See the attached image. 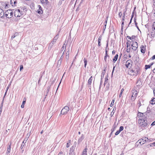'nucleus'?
I'll return each instance as SVG.
<instances>
[{
    "mask_svg": "<svg viewBox=\"0 0 155 155\" xmlns=\"http://www.w3.org/2000/svg\"><path fill=\"white\" fill-rule=\"evenodd\" d=\"M124 25V21H123L121 23L122 28V27H123Z\"/></svg>",
    "mask_w": 155,
    "mask_h": 155,
    "instance_id": "obj_51",
    "label": "nucleus"
},
{
    "mask_svg": "<svg viewBox=\"0 0 155 155\" xmlns=\"http://www.w3.org/2000/svg\"><path fill=\"white\" fill-rule=\"evenodd\" d=\"M152 71L153 72V73H155V69H154L153 70H152Z\"/></svg>",
    "mask_w": 155,
    "mask_h": 155,
    "instance_id": "obj_61",
    "label": "nucleus"
},
{
    "mask_svg": "<svg viewBox=\"0 0 155 155\" xmlns=\"http://www.w3.org/2000/svg\"><path fill=\"white\" fill-rule=\"evenodd\" d=\"M24 104H22V105H21V107L22 108H24Z\"/></svg>",
    "mask_w": 155,
    "mask_h": 155,
    "instance_id": "obj_57",
    "label": "nucleus"
},
{
    "mask_svg": "<svg viewBox=\"0 0 155 155\" xmlns=\"http://www.w3.org/2000/svg\"><path fill=\"white\" fill-rule=\"evenodd\" d=\"M124 129V127L123 126H120V127L119 130L120 131H122Z\"/></svg>",
    "mask_w": 155,
    "mask_h": 155,
    "instance_id": "obj_34",
    "label": "nucleus"
},
{
    "mask_svg": "<svg viewBox=\"0 0 155 155\" xmlns=\"http://www.w3.org/2000/svg\"><path fill=\"white\" fill-rule=\"evenodd\" d=\"M38 13L39 14H41L42 12H41V11L40 10H38Z\"/></svg>",
    "mask_w": 155,
    "mask_h": 155,
    "instance_id": "obj_50",
    "label": "nucleus"
},
{
    "mask_svg": "<svg viewBox=\"0 0 155 155\" xmlns=\"http://www.w3.org/2000/svg\"><path fill=\"white\" fill-rule=\"evenodd\" d=\"M114 101V100H112V101L111 102V103L110 104V107H112L113 105Z\"/></svg>",
    "mask_w": 155,
    "mask_h": 155,
    "instance_id": "obj_31",
    "label": "nucleus"
},
{
    "mask_svg": "<svg viewBox=\"0 0 155 155\" xmlns=\"http://www.w3.org/2000/svg\"><path fill=\"white\" fill-rule=\"evenodd\" d=\"M98 41V45L100 46L101 45L100 43L101 41Z\"/></svg>",
    "mask_w": 155,
    "mask_h": 155,
    "instance_id": "obj_53",
    "label": "nucleus"
},
{
    "mask_svg": "<svg viewBox=\"0 0 155 155\" xmlns=\"http://www.w3.org/2000/svg\"><path fill=\"white\" fill-rule=\"evenodd\" d=\"M139 86L137 85L131 91L132 96L131 99L132 101H134L139 91Z\"/></svg>",
    "mask_w": 155,
    "mask_h": 155,
    "instance_id": "obj_2",
    "label": "nucleus"
},
{
    "mask_svg": "<svg viewBox=\"0 0 155 155\" xmlns=\"http://www.w3.org/2000/svg\"><path fill=\"white\" fill-rule=\"evenodd\" d=\"M153 5L155 6V0H153Z\"/></svg>",
    "mask_w": 155,
    "mask_h": 155,
    "instance_id": "obj_59",
    "label": "nucleus"
},
{
    "mask_svg": "<svg viewBox=\"0 0 155 155\" xmlns=\"http://www.w3.org/2000/svg\"><path fill=\"white\" fill-rule=\"evenodd\" d=\"M124 91V89L123 88H122L121 89L120 93L119 95V97H120L121 96L123 92Z\"/></svg>",
    "mask_w": 155,
    "mask_h": 155,
    "instance_id": "obj_27",
    "label": "nucleus"
},
{
    "mask_svg": "<svg viewBox=\"0 0 155 155\" xmlns=\"http://www.w3.org/2000/svg\"><path fill=\"white\" fill-rule=\"evenodd\" d=\"M38 7H39V10H40L42 11V8L41 6L40 5H38Z\"/></svg>",
    "mask_w": 155,
    "mask_h": 155,
    "instance_id": "obj_45",
    "label": "nucleus"
},
{
    "mask_svg": "<svg viewBox=\"0 0 155 155\" xmlns=\"http://www.w3.org/2000/svg\"><path fill=\"white\" fill-rule=\"evenodd\" d=\"M153 93H154V94L155 95V89H154L153 90Z\"/></svg>",
    "mask_w": 155,
    "mask_h": 155,
    "instance_id": "obj_64",
    "label": "nucleus"
},
{
    "mask_svg": "<svg viewBox=\"0 0 155 155\" xmlns=\"http://www.w3.org/2000/svg\"><path fill=\"white\" fill-rule=\"evenodd\" d=\"M108 79L107 78H105V81L104 82V85H105V84L107 83Z\"/></svg>",
    "mask_w": 155,
    "mask_h": 155,
    "instance_id": "obj_33",
    "label": "nucleus"
},
{
    "mask_svg": "<svg viewBox=\"0 0 155 155\" xmlns=\"http://www.w3.org/2000/svg\"><path fill=\"white\" fill-rule=\"evenodd\" d=\"M18 34V33H15V34L14 35V36H12V38H14L15 37V35H17Z\"/></svg>",
    "mask_w": 155,
    "mask_h": 155,
    "instance_id": "obj_36",
    "label": "nucleus"
},
{
    "mask_svg": "<svg viewBox=\"0 0 155 155\" xmlns=\"http://www.w3.org/2000/svg\"><path fill=\"white\" fill-rule=\"evenodd\" d=\"M153 64V63H151L150 64L146 65V70L150 68L151 66Z\"/></svg>",
    "mask_w": 155,
    "mask_h": 155,
    "instance_id": "obj_23",
    "label": "nucleus"
},
{
    "mask_svg": "<svg viewBox=\"0 0 155 155\" xmlns=\"http://www.w3.org/2000/svg\"><path fill=\"white\" fill-rule=\"evenodd\" d=\"M134 51V48H133L131 46L127 47L126 49V51L127 53H132Z\"/></svg>",
    "mask_w": 155,
    "mask_h": 155,
    "instance_id": "obj_9",
    "label": "nucleus"
},
{
    "mask_svg": "<svg viewBox=\"0 0 155 155\" xmlns=\"http://www.w3.org/2000/svg\"><path fill=\"white\" fill-rule=\"evenodd\" d=\"M127 37L128 38V39H130V40H132V39H131V37H130V36H127Z\"/></svg>",
    "mask_w": 155,
    "mask_h": 155,
    "instance_id": "obj_58",
    "label": "nucleus"
},
{
    "mask_svg": "<svg viewBox=\"0 0 155 155\" xmlns=\"http://www.w3.org/2000/svg\"><path fill=\"white\" fill-rule=\"evenodd\" d=\"M154 125H155V120L153 122L151 125L152 126H153Z\"/></svg>",
    "mask_w": 155,
    "mask_h": 155,
    "instance_id": "obj_38",
    "label": "nucleus"
},
{
    "mask_svg": "<svg viewBox=\"0 0 155 155\" xmlns=\"http://www.w3.org/2000/svg\"><path fill=\"white\" fill-rule=\"evenodd\" d=\"M62 152H60L58 154V155H61Z\"/></svg>",
    "mask_w": 155,
    "mask_h": 155,
    "instance_id": "obj_63",
    "label": "nucleus"
},
{
    "mask_svg": "<svg viewBox=\"0 0 155 155\" xmlns=\"http://www.w3.org/2000/svg\"><path fill=\"white\" fill-rule=\"evenodd\" d=\"M87 148H85L83 152V155H87Z\"/></svg>",
    "mask_w": 155,
    "mask_h": 155,
    "instance_id": "obj_24",
    "label": "nucleus"
},
{
    "mask_svg": "<svg viewBox=\"0 0 155 155\" xmlns=\"http://www.w3.org/2000/svg\"><path fill=\"white\" fill-rule=\"evenodd\" d=\"M10 150H11V145H9V146L8 147V148H7V153H6L7 155H8V153H10Z\"/></svg>",
    "mask_w": 155,
    "mask_h": 155,
    "instance_id": "obj_21",
    "label": "nucleus"
},
{
    "mask_svg": "<svg viewBox=\"0 0 155 155\" xmlns=\"http://www.w3.org/2000/svg\"><path fill=\"white\" fill-rule=\"evenodd\" d=\"M150 107H149V106L147 107V113H149L150 112ZM146 112H147V111Z\"/></svg>",
    "mask_w": 155,
    "mask_h": 155,
    "instance_id": "obj_32",
    "label": "nucleus"
},
{
    "mask_svg": "<svg viewBox=\"0 0 155 155\" xmlns=\"http://www.w3.org/2000/svg\"><path fill=\"white\" fill-rule=\"evenodd\" d=\"M62 57L61 56V57L60 59H59V60L58 61V63L60 64H61V61H62Z\"/></svg>",
    "mask_w": 155,
    "mask_h": 155,
    "instance_id": "obj_28",
    "label": "nucleus"
},
{
    "mask_svg": "<svg viewBox=\"0 0 155 155\" xmlns=\"http://www.w3.org/2000/svg\"><path fill=\"white\" fill-rule=\"evenodd\" d=\"M125 12H124L123 14V18H122V21H124L125 18Z\"/></svg>",
    "mask_w": 155,
    "mask_h": 155,
    "instance_id": "obj_29",
    "label": "nucleus"
},
{
    "mask_svg": "<svg viewBox=\"0 0 155 155\" xmlns=\"http://www.w3.org/2000/svg\"><path fill=\"white\" fill-rule=\"evenodd\" d=\"M144 114V113H139L138 114V117H139V119L138 122L140 125L142 127H144L145 126V117L143 115Z\"/></svg>",
    "mask_w": 155,
    "mask_h": 155,
    "instance_id": "obj_1",
    "label": "nucleus"
},
{
    "mask_svg": "<svg viewBox=\"0 0 155 155\" xmlns=\"http://www.w3.org/2000/svg\"><path fill=\"white\" fill-rule=\"evenodd\" d=\"M16 3V0H11L10 1V4L12 6H13L14 5H15Z\"/></svg>",
    "mask_w": 155,
    "mask_h": 155,
    "instance_id": "obj_18",
    "label": "nucleus"
},
{
    "mask_svg": "<svg viewBox=\"0 0 155 155\" xmlns=\"http://www.w3.org/2000/svg\"><path fill=\"white\" fill-rule=\"evenodd\" d=\"M84 138V136L83 134H82L81 137L78 140V142H81L82 141V140Z\"/></svg>",
    "mask_w": 155,
    "mask_h": 155,
    "instance_id": "obj_17",
    "label": "nucleus"
},
{
    "mask_svg": "<svg viewBox=\"0 0 155 155\" xmlns=\"http://www.w3.org/2000/svg\"><path fill=\"white\" fill-rule=\"evenodd\" d=\"M58 38V35H56L54 38L53 40L52 41H54L55 43Z\"/></svg>",
    "mask_w": 155,
    "mask_h": 155,
    "instance_id": "obj_20",
    "label": "nucleus"
},
{
    "mask_svg": "<svg viewBox=\"0 0 155 155\" xmlns=\"http://www.w3.org/2000/svg\"><path fill=\"white\" fill-rule=\"evenodd\" d=\"M105 54H106L105 56V57H104V60L105 61H106L107 56H108V55L107 54V50L106 48V50H105Z\"/></svg>",
    "mask_w": 155,
    "mask_h": 155,
    "instance_id": "obj_22",
    "label": "nucleus"
},
{
    "mask_svg": "<svg viewBox=\"0 0 155 155\" xmlns=\"http://www.w3.org/2000/svg\"><path fill=\"white\" fill-rule=\"evenodd\" d=\"M23 68V67L22 65H21L20 66V71H21Z\"/></svg>",
    "mask_w": 155,
    "mask_h": 155,
    "instance_id": "obj_37",
    "label": "nucleus"
},
{
    "mask_svg": "<svg viewBox=\"0 0 155 155\" xmlns=\"http://www.w3.org/2000/svg\"><path fill=\"white\" fill-rule=\"evenodd\" d=\"M69 110V107L67 106L64 107L61 110V114L63 115L65 114L68 113Z\"/></svg>",
    "mask_w": 155,
    "mask_h": 155,
    "instance_id": "obj_6",
    "label": "nucleus"
},
{
    "mask_svg": "<svg viewBox=\"0 0 155 155\" xmlns=\"http://www.w3.org/2000/svg\"><path fill=\"white\" fill-rule=\"evenodd\" d=\"M24 144H23L22 143L21 144V149H22L23 148V147L24 146Z\"/></svg>",
    "mask_w": 155,
    "mask_h": 155,
    "instance_id": "obj_46",
    "label": "nucleus"
},
{
    "mask_svg": "<svg viewBox=\"0 0 155 155\" xmlns=\"http://www.w3.org/2000/svg\"><path fill=\"white\" fill-rule=\"evenodd\" d=\"M50 89V87H48V88H47V93L48 92V91H49V90Z\"/></svg>",
    "mask_w": 155,
    "mask_h": 155,
    "instance_id": "obj_54",
    "label": "nucleus"
},
{
    "mask_svg": "<svg viewBox=\"0 0 155 155\" xmlns=\"http://www.w3.org/2000/svg\"><path fill=\"white\" fill-rule=\"evenodd\" d=\"M133 15H132V17H131V19H130V22L129 24H130V23H131V22L132 20V18H133Z\"/></svg>",
    "mask_w": 155,
    "mask_h": 155,
    "instance_id": "obj_56",
    "label": "nucleus"
},
{
    "mask_svg": "<svg viewBox=\"0 0 155 155\" xmlns=\"http://www.w3.org/2000/svg\"><path fill=\"white\" fill-rule=\"evenodd\" d=\"M84 67L85 68L87 62V60L85 58H84Z\"/></svg>",
    "mask_w": 155,
    "mask_h": 155,
    "instance_id": "obj_25",
    "label": "nucleus"
},
{
    "mask_svg": "<svg viewBox=\"0 0 155 155\" xmlns=\"http://www.w3.org/2000/svg\"><path fill=\"white\" fill-rule=\"evenodd\" d=\"M28 137H26V138H25V140H24V141H25V142H26V141L28 139Z\"/></svg>",
    "mask_w": 155,
    "mask_h": 155,
    "instance_id": "obj_55",
    "label": "nucleus"
},
{
    "mask_svg": "<svg viewBox=\"0 0 155 155\" xmlns=\"http://www.w3.org/2000/svg\"><path fill=\"white\" fill-rule=\"evenodd\" d=\"M118 56V55L117 54L115 55L113 59V62H115L117 60Z\"/></svg>",
    "mask_w": 155,
    "mask_h": 155,
    "instance_id": "obj_19",
    "label": "nucleus"
},
{
    "mask_svg": "<svg viewBox=\"0 0 155 155\" xmlns=\"http://www.w3.org/2000/svg\"><path fill=\"white\" fill-rule=\"evenodd\" d=\"M153 12L154 16H155V8H153Z\"/></svg>",
    "mask_w": 155,
    "mask_h": 155,
    "instance_id": "obj_48",
    "label": "nucleus"
},
{
    "mask_svg": "<svg viewBox=\"0 0 155 155\" xmlns=\"http://www.w3.org/2000/svg\"><path fill=\"white\" fill-rule=\"evenodd\" d=\"M114 110V109H113V111L111 113L110 115H111V117L114 114V112H113V110Z\"/></svg>",
    "mask_w": 155,
    "mask_h": 155,
    "instance_id": "obj_42",
    "label": "nucleus"
},
{
    "mask_svg": "<svg viewBox=\"0 0 155 155\" xmlns=\"http://www.w3.org/2000/svg\"><path fill=\"white\" fill-rule=\"evenodd\" d=\"M26 102V100L25 99H24V100L22 102V104L24 105Z\"/></svg>",
    "mask_w": 155,
    "mask_h": 155,
    "instance_id": "obj_39",
    "label": "nucleus"
},
{
    "mask_svg": "<svg viewBox=\"0 0 155 155\" xmlns=\"http://www.w3.org/2000/svg\"><path fill=\"white\" fill-rule=\"evenodd\" d=\"M155 146V142L147 145L146 146V147L147 148H149L150 147Z\"/></svg>",
    "mask_w": 155,
    "mask_h": 155,
    "instance_id": "obj_14",
    "label": "nucleus"
},
{
    "mask_svg": "<svg viewBox=\"0 0 155 155\" xmlns=\"http://www.w3.org/2000/svg\"><path fill=\"white\" fill-rule=\"evenodd\" d=\"M140 51L143 54H144L145 53V46H144L143 45H142L140 47Z\"/></svg>",
    "mask_w": 155,
    "mask_h": 155,
    "instance_id": "obj_10",
    "label": "nucleus"
},
{
    "mask_svg": "<svg viewBox=\"0 0 155 155\" xmlns=\"http://www.w3.org/2000/svg\"><path fill=\"white\" fill-rule=\"evenodd\" d=\"M4 15V12L3 10L1 8H0V17L3 18Z\"/></svg>",
    "mask_w": 155,
    "mask_h": 155,
    "instance_id": "obj_12",
    "label": "nucleus"
},
{
    "mask_svg": "<svg viewBox=\"0 0 155 155\" xmlns=\"http://www.w3.org/2000/svg\"><path fill=\"white\" fill-rule=\"evenodd\" d=\"M45 3H46V4H47L48 3V0H45Z\"/></svg>",
    "mask_w": 155,
    "mask_h": 155,
    "instance_id": "obj_47",
    "label": "nucleus"
},
{
    "mask_svg": "<svg viewBox=\"0 0 155 155\" xmlns=\"http://www.w3.org/2000/svg\"><path fill=\"white\" fill-rule=\"evenodd\" d=\"M131 47L134 48V51H136L138 48V44L136 42H134L131 45Z\"/></svg>",
    "mask_w": 155,
    "mask_h": 155,
    "instance_id": "obj_8",
    "label": "nucleus"
},
{
    "mask_svg": "<svg viewBox=\"0 0 155 155\" xmlns=\"http://www.w3.org/2000/svg\"><path fill=\"white\" fill-rule=\"evenodd\" d=\"M24 14L23 12L19 9L15 10L14 11V16L16 17H20Z\"/></svg>",
    "mask_w": 155,
    "mask_h": 155,
    "instance_id": "obj_4",
    "label": "nucleus"
},
{
    "mask_svg": "<svg viewBox=\"0 0 155 155\" xmlns=\"http://www.w3.org/2000/svg\"><path fill=\"white\" fill-rule=\"evenodd\" d=\"M122 15V12H119V16L120 18H121Z\"/></svg>",
    "mask_w": 155,
    "mask_h": 155,
    "instance_id": "obj_40",
    "label": "nucleus"
},
{
    "mask_svg": "<svg viewBox=\"0 0 155 155\" xmlns=\"http://www.w3.org/2000/svg\"><path fill=\"white\" fill-rule=\"evenodd\" d=\"M127 47H130V44L128 43L127 42Z\"/></svg>",
    "mask_w": 155,
    "mask_h": 155,
    "instance_id": "obj_44",
    "label": "nucleus"
},
{
    "mask_svg": "<svg viewBox=\"0 0 155 155\" xmlns=\"http://www.w3.org/2000/svg\"><path fill=\"white\" fill-rule=\"evenodd\" d=\"M120 132L119 130H117L115 133V135H118Z\"/></svg>",
    "mask_w": 155,
    "mask_h": 155,
    "instance_id": "obj_35",
    "label": "nucleus"
},
{
    "mask_svg": "<svg viewBox=\"0 0 155 155\" xmlns=\"http://www.w3.org/2000/svg\"><path fill=\"white\" fill-rule=\"evenodd\" d=\"M92 76H91L88 80V84L89 85H91L92 81Z\"/></svg>",
    "mask_w": 155,
    "mask_h": 155,
    "instance_id": "obj_15",
    "label": "nucleus"
},
{
    "mask_svg": "<svg viewBox=\"0 0 155 155\" xmlns=\"http://www.w3.org/2000/svg\"><path fill=\"white\" fill-rule=\"evenodd\" d=\"M150 103L152 105L155 104V98H153L150 102Z\"/></svg>",
    "mask_w": 155,
    "mask_h": 155,
    "instance_id": "obj_16",
    "label": "nucleus"
},
{
    "mask_svg": "<svg viewBox=\"0 0 155 155\" xmlns=\"http://www.w3.org/2000/svg\"><path fill=\"white\" fill-rule=\"evenodd\" d=\"M54 43V41H52L49 44L48 49H51L52 48Z\"/></svg>",
    "mask_w": 155,
    "mask_h": 155,
    "instance_id": "obj_13",
    "label": "nucleus"
},
{
    "mask_svg": "<svg viewBox=\"0 0 155 155\" xmlns=\"http://www.w3.org/2000/svg\"><path fill=\"white\" fill-rule=\"evenodd\" d=\"M132 61L131 60H128L125 63V66L127 68H130L132 65Z\"/></svg>",
    "mask_w": 155,
    "mask_h": 155,
    "instance_id": "obj_7",
    "label": "nucleus"
},
{
    "mask_svg": "<svg viewBox=\"0 0 155 155\" xmlns=\"http://www.w3.org/2000/svg\"><path fill=\"white\" fill-rule=\"evenodd\" d=\"M105 71H103L101 73V80L102 79V78H104V75L105 74Z\"/></svg>",
    "mask_w": 155,
    "mask_h": 155,
    "instance_id": "obj_26",
    "label": "nucleus"
},
{
    "mask_svg": "<svg viewBox=\"0 0 155 155\" xmlns=\"http://www.w3.org/2000/svg\"><path fill=\"white\" fill-rule=\"evenodd\" d=\"M152 59L153 60L155 59V55H153L152 57Z\"/></svg>",
    "mask_w": 155,
    "mask_h": 155,
    "instance_id": "obj_52",
    "label": "nucleus"
},
{
    "mask_svg": "<svg viewBox=\"0 0 155 155\" xmlns=\"http://www.w3.org/2000/svg\"><path fill=\"white\" fill-rule=\"evenodd\" d=\"M102 39V37L101 36H99L98 38V41H101V39Z\"/></svg>",
    "mask_w": 155,
    "mask_h": 155,
    "instance_id": "obj_41",
    "label": "nucleus"
},
{
    "mask_svg": "<svg viewBox=\"0 0 155 155\" xmlns=\"http://www.w3.org/2000/svg\"><path fill=\"white\" fill-rule=\"evenodd\" d=\"M137 143H140V145H142L145 143V140L141 139L139 140Z\"/></svg>",
    "mask_w": 155,
    "mask_h": 155,
    "instance_id": "obj_11",
    "label": "nucleus"
},
{
    "mask_svg": "<svg viewBox=\"0 0 155 155\" xmlns=\"http://www.w3.org/2000/svg\"><path fill=\"white\" fill-rule=\"evenodd\" d=\"M40 1L42 4L45 3V1L44 0H40Z\"/></svg>",
    "mask_w": 155,
    "mask_h": 155,
    "instance_id": "obj_43",
    "label": "nucleus"
},
{
    "mask_svg": "<svg viewBox=\"0 0 155 155\" xmlns=\"http://www.w3.org/2000/svg\"><path fill=\"white\" fill-rule=\"evenodd\" d=\"M115 51H112V54H114L115 53Z\"/></svg>",
    "mask_w": 155,
    "mask_h": 155,
    "instance_id": "obj_62",
    "label": "nucleus"
},
{
    "mask_svg": "<svg viewBox=\"0 0 155 155\" xmlns=\"http://www.w3.org/2000/svg\"><path fill=\"white\" fill-rule=\"evenodd\" d=\"M70 140H69V142H68V143H67V145H66V147L67 148H68L69 147V146H70Z\"/></svg>",
    "mask_w": 155,
    "mask_h": 155,
    "instance_id": "obj_30",
    "label": "nucleus"
},
{
    "mask_svg": "<svg viewBox=\"0 0 155 155\" xmlns=\"http://www.w3.org/2000/svg\"><path fill=\"white\" fill-rule=\"evenodd\" d=\"M115 66L114 67H113V71H112V73H113V72L114 71V68H115Z\"/></svg>",
    "mask_w": 155,
    "mask_h": 155,
    "instance_id": "obj_60",
    "label": "nucleus"
},
{
    "mask_svg": "<svg viewBox=\"0 0 155 155\" xmlns=\"http://www.w3.org/2000/svg\"><path fill=\"white\" fill-rule=\"evenodd\" d=\"M5 17L8 18H11L13 15V12L12 10H8L6 11L5 13Z\"/></svg>",
    "mask_w": 155,
    "mask_h": 155,
    "instance_id": "obj_5",
    "label": "nucleus"
},
{
    "mask_svg": "<svg viewBox=\"0 0 155 155\" xmlns=\"http://www.w3.org/2000/svg\"><path fill=\"white\" fill-rule=\"evenodd\" d=\"M139 67L137 65H135L134 68L132 69L131 74L133 75H136L139 72Z\"/></svg>",
    "mask_w": 155,
    "mask_h": 155,
    "instance_id": "obj_3",
    "label": "nucleus"
},
{
    "mask_svg": "<svg viewBox=\"0 0 155 155\" xmlns=\"http://www.w3.org/2000/svg\"><path fill=\"white\" fill-rule=\"evenodd\" d=\"M106 68H107L106 67L104 66V70L103 71H105L106 70Z\"/></svg>",
    "mask_w": 155,
    "mask_h": 155,
    "instance_id": "obj_49",
    "label": "nucleus"
}]
</instances>
